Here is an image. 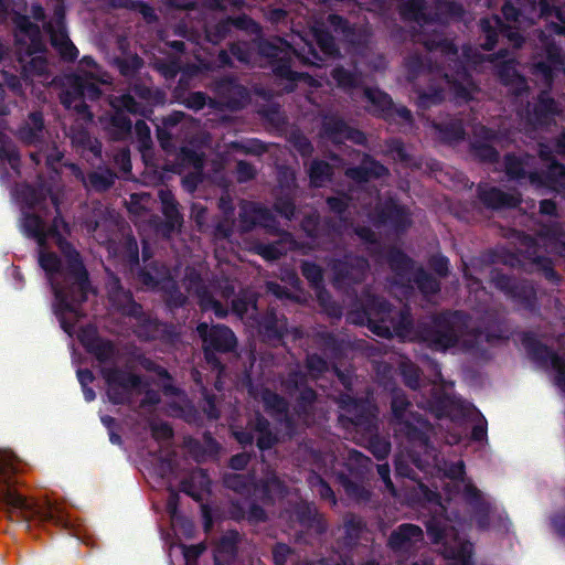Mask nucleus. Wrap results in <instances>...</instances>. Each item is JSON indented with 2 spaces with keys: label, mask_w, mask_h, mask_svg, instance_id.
<instances>
[{
  "label": "nucleus",
  "mask_w": 565,
  "mask_h": 565,
  "mask_svg": "<svg viewBox=\"0 0 565 565\" xmlns=\"http://www.w3.org/2000/svg\"><path fill=\"white\" fill-rule=\"evenodd\" d=\"M360 313L366 321L370 330L380 337L391 335V326L397 334L414 331V335L420 342L434 350L444 351L459 343V335L455 328L459 323V310L443 311L431 316L428 320H419L413 323L407 310L399 311L396 323L392 321V303L382 296L363 291L360 299Z\"/></svg>",
  "instance_id": "1"
},
{
  "label": "nucleus",
  "mask_w": 565,
  "mask_h": 565,
  "mask_svg": "<svg viewBox=\"0 0 565 565\" xmlns=\"http://www.w3.org/2000/svg\"><path fill=\"white\" fill-rule=\"evenodd\" d=\"M18 457L10 450H0V504L7 519L29 530L32 524H53L66 529L68 520L57 505L39 503L21 493Z\"/></svg>",
  "instance_id": "2"
},
{
  "label": "nucleus",
  "mask_w": 565,
  "mask_h": 565,
  "mask_svg": "<svg viewBox=\"0 0 565 565\" xmlns=\"http://www.w3.org/2000/svg\"><path fill=\"white\" fill-rule=\"evenodd\" d=\"M484 531L510 535L513 533V523L502 504L466 477L461 461V535L465 532Z\"/></svg>",
  "instance_id": "3"
},
{
  "label": "nucleus",
  "mask_w": 565,
  "mask_h": 565,
  "mask_svg": "<svg viewBox=\"0 0 565 565\" xmlns=\"http://www.w3.org/2000/svg\"><path fill=\"white\" fill-rule=\"evenodd\" d=\"M539 153L541 161L547 168L545 173H541L535 168L533 156L507 154L504 167L508 178L519 184L527 180L540 195L565 189V167L554 160L552 149L547 145L540 143Z\"/></svg>",
  "instance_id": "4"
},
{
  "label": "nucleus",
  "mask_w": 565,
  "mask_h": 565,
  "mask_svg": "<svg viewBox=\"0 0 565 565\" xmlns=\"http://www.w3.org/2000/svg\"><path fill=\"white\" fill-rule=\"evenodd\" d=\"M339 407L344 414L339 415V422L344 427L352 426L358 431L369 435L367 449L377 459L384 460L391 452V443L377 434L375 407L366 398H358L342 394Z\"/></svg>",
  "instance_id": "5"
},
{
  "label": "nucleus",
  "mask_w": 565,
  "mask_h": 565,
  "mask_svg": "<svg viewBox=\"0 0 565 565\" xmlns=\"http://www.w3.org/2000/svg\"><path fill=\"white\" fill-rule=\"evenodd\" d=\"M70 234L71 225L64 220L56 206V215L49 226V235H51L50 238L54 239L57 248L66 260L63 287L72 288L75 297L79 300H87L88 294L92 291L89 274L79 253L74 245L66 239L65 235Z\"/></svg>",
  "instance_id": "6"
},
{
  "label": "nucleus",
  "mask_w": 565,
  "mask_h": 565,
  "mask_svg": "<svg viewBox=\"0 0 565 565\" xmlns=\"http://www.w3.org/2000/svg\"><path fill=\"white\" fill-rule=\"evenodd\" d=\"M434 428L430 422L423 415L411 413L406 420L401 422L398 431L405 437L407 459L419 471L428 473L434 467L436 448L430 440Z\"/></svg>",
  "instance_id": "7"
},
{
  "label": "nucleus",
  "mask_w": 565,
  "mask_h": 565,
  "mask_svg": "<svg viewBox=\"0 0 565 565\" xmlns=\"http://www.w3.org/2000/svg\"><path fill=\"white\" fill-rule=\"evenodd\" d=\"M507 338L508 330L501 322L487 319L481 326L470 328L461 315V356L484 362L490 359L488 349Z\"/></svg>",
  "instance_id": "8"
},
{
  "label": "nucleus",
  "mask_w": 565,
  "mask_h": 565,
  "mask_svg": "<svg viewBox=\"0 0 565 565\" xmlns=\"http://www.w3.org/2000/svg\"><path fill=\"white\" fill-rule=\"evenodd\" d=\"M196 332L202 340L203 356L212 371L222 374L225 371V364L220 355L236 351L238 345L237 337L234 331L222 323L209 324L200 322L196 326Z\"/></svg>",
  "instance_id": "9"
},
{
  "label": "nucleus",
  "mask_w": 565,
  "mask_h": 565,
  "mask_svg": "<svg viewBox=\"0 0 565 565\" xmlns=\"http://www.w3.org/2000/svg\"><path fill=\"white\" fill-rule=\"evenodd\" d=\"M539 245H543L544 250L548 254H557L565 257V234L562 226L557 222L543 226L536 239H529L524 250L526 258L543 273L545 278L556 284L559 277L553 269L551 259L539 254Z\"/></svg>",
  "instance_id": "10"
},
{
  "label": "nucleus",
  "mask_w": 565,
  "mask_h": 565,
  "mask_svg": "<svg viewBox=\"0 0 565 565\" xmlns=\"http://www.w3.org/2000/svg\"><path fill=\"white\" fill-rule=\"evenodd\" d=\"M300 228L310 239L311 247L323 252H335L342 248L344 225L331 216H321L318 211L303 215Z\"/></svg>",
  "instance_id": "11"
},
{
  "label": "nucleus",
  "mask_w": 565,
  "mask_h": 565,
  "mask_svg": "<svg viewBox=\"0 0 565 565\" xmlns=\"http://www.w3.org/2000/svg\"><path fill=\"white\" fill-rule=\"evenodd\" d=\"M312 40L301 38L294 47V54L306 66L322 67L328 58L341 55L335 38L324 24L311 28Z\"/></svg>",
  "instance_id": "12"
},
{
  "label": "nucleus",
  "mask_w": 565,
  "mask_h": 565,
  "mask_svg": "<svg viewBox=\"0 0 565 565\" xmlns=\"http://www.w3.org/2000/svg\"><path fill=\"white\" fill-rule=\"evenodd\" d=\"M372 460L363 452L351 449L343 463L345 471H338L335 477L338 483L343 488L348 497L356 500H366L369 491L362 484L370 472Z\"/></svg>",
  "instance_id": "13"
},
{
  "label": "nucleus",
  "mask_w": 565,
  "mask_h": 565,
  "mask_svg": "<svg viewBox=\"0 0 565 565\" xmlns=\"http://www.w3.org/2000/svg\"><path fill=\"white\" fill-rule=\"evenodd\" d=\"M521 341L530 359L539 367L550 372L554 385L565 395V361L546 345L542 344L532 332L523 333Z\"/></svg>",
  "instance_id": "14"
},
{
  "label": "nucleus",
  "mask_w": 565,
  "mask_h": 565,
  "mask_svg": "<svg viewBox=\"0 0 565 565\" xmlns=\"http://www.w3.org/2000/svg\"><path fill=\"white\" fill-rule=\"evenodd\" d=\"M102 376L107 385V397L113 405H129L132 393L142 385L140 375L118 366L104 367Z\"/></svg>",
  "instance_id": "15"
},
{
  "label": "nucleus",
  "mask_w": 565,
  "mask_h": 565,
  "mask_svg": "<svg viewBox=\"0 0 565 565\" xmlns=\"http://www.w3.org/2000/svg\"><path fill=\"white\" fill-rule=\"evenodd\" d=\"M335 287H351L361 284L370 269L366 257L345 253L341 258H333L330 264Z\"/></svg>",
  "instance_id": "16"
},
{
  "label": "nucleus",
  "mask_w": 565,
  "mask_h": 565,
  "mask_svg": "<svg viewBox=\"0 0 565 565\" xmlns=\"http://www.w3.org/2000/svg\"><path fill=\"white\" fill-rule=\"evenodd\" d=\"M539 39L541 49L545 53V60L533 62L532 73L535 76H541L543 83L550 87L554 73L565 71V54L562 47L545 31L540 32Z\"/></svg>",
  "instance_id": "17"
},
{
  "label": "nucleus",
  "mask_w": 565,
  "mask_h": 565,
  "mask_svg": "<svg viewBox=\"0 0 565 565\" xmlns=\"http://www.w3.org/2000/svg\"><path fill=\"white\" fill-rule=\"evenodd\" d=\"M491 281L497 289L502 291L507 298L516 305L533 310L535 308L536 291L532 284L527 281H516L511 277L494 271Z\"/></svg>",
  "instance_id": "18"
},
{
  "label": "nucleus",
  "mask_w": 565,
  "mask_h": 565,
  "mask_svg": "<svg viewBox=\"0 0 565 565\" xmlns=\"http://www.w3.org/2000/svg\"><path fill=\"white\" fill-rule=\"evenodd\" d=\"M322 136L334 146L351 141L358 146H365L367 138L364 131L351 127L343 118L337 115L326 116L321 125Z\"/></svg>",
  "instance_id": "19"
},
{
  "label": "nucleus",
  "mask_w": 565,
  "mask_h": 565,
  "mask_svg": "<svg viewBox=\"0 0 565 565\" xmlns=\"http://www.w3.org/2000/svg\"><path fill=\"white\" fill-rule=\"evenodd\" d=\"M469 437L478 449L488 445V423L481 412L471 403L461 399V436Z\"/></svg>",
  "instance_id": "20"
},
{
  "label": "nucleus",
  "mask_w": 565,
  "mask_h": 565,
  "mask_svg": "<svg viewBox=\"0 0 565 565\" xmlns=\"http://www.w3.org/2000/svg\"><path fill=\"white\" fill-rule=\"evenodd\" d=\"M257 331L263 342L279 344L288 334V320L284 313H278L270 307L257 319Z\"/></svg>",
  "instance_id": "21"
},
{
  "label": "nucleus",
  "mask_w": 565,
  "mask_h": 565,
  "mask_svg": "<svg viewBox=\"0 0 565 565\" xmlns=\"http://www.w3.org/2000/svg\"><path fill=\"white\" fill-rule=\"evenodd\" d=\"M53 294L55 297L54 313L65 333L72 335L75 328V321L66 318L65 313H78L77 308L86 300H79L75 297L72 288L53 284Z\"/></svg>",
  "instance_id": "22"
},
{
  "label": "nucleus",
  "mask_w": 565,
  "mask_h": 565,
  "mask_svg": "<svg viewBox=\"0 0 565 565\" xmlns=\"http://www.w3.org/2000/svg\"><path fill=\"white\" fill-rule=\"evenodd\" d=\"M262 402L265 412L292 435L296 430V420L289 412L288 401L275 391L264 388L262 392Z\"/></svg>",
  "instance_id": "23"
},
{
  "label": "nucleus",
  "mask_w": 565,
  "mask_h": 565,
  "mask_svg": "<svg viewBox=\"0 0 565 565\" xmlns=\"http://www.w3.org/2000/svg\"><path fill=\"white\" fill-rule=\"evenodd\" d=\"M158 198L161 203V212L164 216L159 230L164 237H170L173 233L181 231L183 215L180 212L179 202L175 200L171 190H159Z\"/></svg>",
  "instance_id": "24"
},
{
  "label": "nucleus",
  "mask_w": 565,
  "mask_h": 565,
  "mask_svg": "<svg viewBox=\"0 0 565 565\" xmlns=\"http://www.w3.org/2000/svg\"><path fill=\"white\" fill-rule=\"evenodd\" d=\"M374 215L375 224L388 225L398 232H404L411 226L407 211L393 199L379 204L374 210Z\"/></svg>",
  "instance_id": "25"
},
{
  "label": "nucleus",
  "mask_w": 565,
  "mask_h": 565,
  "mask_svg": "<svg viewBox=\"0 0 565 565\" xmlns=\"http://www.w3.org/2000/svg\"><path fill=\"white\" fill-rule=\"evenodd\" d=\"M344 174L355 183H365L388 177L390 169L370 153H363L360 164L347 168Z\"/></svg>",
  "instance_id": "26"
},
{
  "label": "nucleus",
  "mask_w": 565,
  "mask_h": 565,
  "mask_svg": "<svg viewBox=\"0 0 565 565\" xmlns=\"http://www.w3.org/2000/svg\"><path fill=\"white\" fill-rule=\"evenodd\" d=\"M145 265L137 273L138 281L148 289H156L171 278L169 268L154 259L146 248L142 250Z\"/></svg>",
  "instance_id": "27"
},
{
  "label": "nucleus",
  "mask_w": 565,
  "mask_h": 565,
  "mask_svg": "<svg viewBox=\"0 0 565 565\" xmlns=\"http://www.w3.org/2000/svg\"><path fill=\"white\" fill-rule=\"evenodd\" d=\"M424 532L420 526L413 523H403L392 531L387 539V546L393 552L407 551L413 544L423 541Z\"/></svg>",
  "instance_id": "28"
},
{
  "label": "nucleus",
  "mask_w": 565,
  "mask_h": 565,
  "mask_svg": "<svg viewBox=\"0 0 565 565\" xmlns=\"http://www.w3.org/2000/svg\"><path fill=\"white\" fill-rule=\"evenodd\" d=\"M287 492L285 482L277 476L254 481L253 484V495L265 505H273L277 499L284 498Z\"/></svg>",
  "instance_id": "29"
},
{
  "label": "nucleus",
  "mask_w": 565,
  "mask_h": 565,
  "mask_svg": "<svg viewBox=\"0 0 565 565\" xmlns=\"http://www.w3.org/2000/svg\"><path fill=\"white\" fill-rule=\"evenodd\" d=\"M363 94L370 104L367 107L370 114L383 119L394 116V103L387 93L377 87H365Z\"/></svg>",
  "instance_id": "30"
},
{
  "label": "nucleus",
  "mask_w": 565,
  "mask_h": 565,
  "mask_svg": "<svg viewBox=\"0 0 565 565\" xmlns=\"http://www.w3.org/2000/svg\"><path fill=\"white\" fill-rule=\"evenodd\" d=\"M46 33L50 35L52 47L64 62H75L78 57V50L68 36L67 30H53L52 23L44 25Z\"/></svg>",
  "instance_id": "31"
},
{
  "label": "nucleus",
  "mask_w": 565,
  "mask_h": 565,
  "mask_svg": "<svg viewBox=\"0 0 565 565\" xmlns=\"http://www.w3.org/2000/svg\"><path fill=\"white\" fill-rule=\"evenodd\" d=\"M104 130L110 141H127L132 135V121L121 109H116L107 119Z\"/></svg>",
  "instance_id": "32"
},
{
  "label": "nucleus",
  "mask_w": 565,
  "mask_h": 565,
  "mask_svg": "<svg viewBox=\"0 0 565 565\" xmlns=\"http://www.w3.org/2000/svg\"><path fill=\"white\" fill-rule=\"evenodd\" d=\"M21 230L26 237L34 239L41 248L46 246L51 236L44 220L40 215L24 209L22 210Z\"/></svg>",
  "instance_id": "33"
},
{
  "label": "nucleus",
  "mask_w": 565,
  "mask_h": 565,
  "mask_svg": "<svg viewBox=\"0 0 565 565\" xmlns=\"http://www.w3.org/2000/svg\"><path fill=\"white\" fill-rule=\"evenodd\" d=\"M561 111L557 103L551 98L548 92L543 90L539 95L536 105L534 106L533 113L529 116V121L534 127H543L548 125L556 115Z\"/></svg>",
  "instance_id": "34"
},
{
  "label": "nucleus",
  "mask_w": 565,
  "mask_h": 565,
  "mask_svg": "<svg viewBox=\"0 0 565 565\" xmlns=\"http://www.w3.org/2000/svg\"><path fill=\"white\" fill-rule=\"evenodd\" d=\"M210 486L211 480L207 472L203 469H196L180 481L179 489L195 502H202L204 492L210 491Z\"/></svg>",
  "instance_id": "35"
},
{
  "label": "nucleus",
  "mask_w": 565,
  "mask_h": 565,
  "mask_svg": "<svg viewBox=\"0 0 565 565\" xmlns=\"http://www.w3.org/2000/svg\"><path fill=\"white\" fill-rule=\"evenodd\" d=\"M479 196L491 209L515 207L521 202L519 194L507 193L494 186L480 188Z\"/></svg>",
  "instance_id": "36"
},
{
  "label": "nucleus",
  "mask_w": 565,
  "mask_h": 565,
  "mask_svg": "<svg viewBox=\"0 0 565 565\" xmlns=\"http://www.w3.org/2000/svg\"><path fill=\"white\" fill-rule=\"evenodd\" d=\"M253 430L258 434L256 447L260 451L270 450L279 443L278 435L271 429L270 422L259 412L255 414Z\"/></svg>",
  "instance_id": "37"
},
{
  "label": "nucleus",
  "mask_w": 565,
  "mask_h": 565,
  "mask_svg": "<svg viewBox=\"0 0 565 565\" xmlns=\"http://www.w3.org/2000/svg\"><path fill=\"white\" fill-rule=\"evenodd\" d=\"M428 408L437 418L450 416L455 407V398L441 386H433L427 398Z\"/></svg>",
  "instance_id": "38"
},
{
  "label": "nucleus",
  "mask_w": 565,
  "mask_h": 565,
  "mask_svg": "<svg viewBox=\"0 0 565 565\" xmlns=\"http://www.w3.org/2000/svg\"><path fill=\"white\" fill-rule=\"evenodd\" d=\"M39 264L45 271L52 289L53 284H58L60 286L64 285L65 267H63L62 260L56 253L41 250L39 255Z\"/></svg>",
  "instance_id": "39"
},
{
  "label": "nucleus",
  "mask_w": 565,
  "mask_h": 565,
  "mask_svg": "<svg viewBox=\"0 0 565 565\" xmlns=\"http://www.w3.org/2000/svg\"><path fill=\"white\" fill-rule=\"evenodd\" d=\"M295 516L297 522L317 534H323L327 531V523L317 510L308 503L296 507Z\"/></svg>",
  "instance_id": "40"
},
{
  "label": "nucleus",
  "mask_w": 565,
  "mask_h": 565,
  "mask_svg": "<svg viewBox=\"0 0 565 565\" xmlns=\"http://www.w3.org/2000/svg\"><path fill=\"white\" fill-rule=\"evenodd\" d=\"M111 301L122 316L132 318L136 321L146 313L142 306L135 300L130 290L120 288V291L111 296Z\"/></svg>",
  "instance_id": "41"
},
{
  "label": "nucleus",
  "mask_w": 565,
  "mask_h": 565,
  "mask_svg": "<svg viewBox=\"0 0 565 565\" xmlns=\"http://www.w3.org/2000/svg\"><path fill=\"white\" fill-rule=\"evenodd\" d=\"M222 86L225 87L227 93L226 105L230 109L239 110L250 100L248 88L239 84L235 78H226Z\"/></svg>",
  "instance_id": "42"
},
{
  "label": "nucleus",
  "mask_w": 565,
  "mask_h": 565,
  "mask_svg": "<svg viewBox=\"0 0 565 565\" xmlns=\"http://www.w3.org/2000/svg\"><path fill=\"white\" fill-rule=\"evenodd\" d=\"M327 23L335 34L341 36L343 42L352 45L358 43L359 34L356 25L351 23L343 15L330 13L327 17Z\"/></svg>",
  "instance_id": "43"
},
{
  "label": "nucleus",
  "mask_w": 565,
  "mask_h": 565,
  "mask_svg": "<svg viewBox=\"0 0 565 565\" xmlns=\"http://www.w3.org/2000/svg\"><path fill=\"white\" fill-rule=\"evenodd\" d=\"M386 262L395 276L404 279L411 273L414 260L401 248L391 246L386 252Z\"/></svg>",
  "instance_id": "44"
},
{
  "label": "nucleus",
  "mask_w": 565,
  "mask_h": 565,
  "mask_svg": "<svg viewBox=\"0 0 565 565\" xmlns=\"http://www.w3.org/2000/svg\"><path fill=\"white\" fill-rule=\"evenodd\" d=\"M162 324L157 318L145 313L136 321L134 333L141 341H154L161 338Z\"/></svg>",
  "instance_id": "45"
},
{
  "label": "nucleus",
  "mask_w": 565,
  "mask_h": 565,
  "mask_svg": "<svg viewBox=\"0 0 565 565\" xmlns=\"http://www.w3.org/2000/svg\"><path fill=\"white\" fill-rule=\"evenodd\" d=\"M282 238L274 243L258 244L255 247L256 254L267 262H275L285 256L288 252L285 243H292V235L287 231H282Z\"/></svg>",
  "instance_id": "46"
},
{
  "label": "nucleus",
  "mask_w": 565,
  "mask_h": 565,
  "mask_svg": "<svg viewBox=\"0 0 565 565\" xmlns=\"http://www.w3.org/2000/svg\"><path fill=\"white\" fill-rule=\"evenodd\" d=\"M398 12L404 21L417 23H428L431 21L430 17L426 13L425 0H405L401 2Z\"/></svg>",
  "instance_id": "47"
},
{
  "label": "nucleus",
  "mask_w": 565,
  "mask_h": 565,
  "mask_svg": "<svg viewBox=\"0 0 565 565\" xmlns=\"http://www.w3.org/2000/svg\"><path fill=\"white\" fill-rule=\"evenodd\" d=\"M498 75L505 85L515 87L516 95H521L527 88L526 81L515 70L513 58H508L498 67Z\"/></svg>",
  "instance_id": "48"
},
{
  "label": "nucleus",
  "mask_w": 565,
  "mask_h": 565,
  "mask_svg": "<svg viewBox=\"0 0 565 565\" xmlns=\"http://www.w3.org/2000/svg\"><path fill=\"white\" fill-rule=\"evenodd\" d=\"M333 175L332 166L322 159H313L308 169V177L310 184L313 188H321L327 182L331 181Z\"/></svg>",
  "instance_id": "49"
},
{
  "label": "nucleus",
  "mask_w": 565,
  "mask_h": 565,
  "mask_svg": "<svg viewBox=\"0 0 565 565\" xmlns=\"http://www.w3.org/2000/svg\"><path fill=\"white\" fill-rule=\"evenodd\" d=\"M411 280L425 297L435 296L440 291V281L423 267L414 271Z\"/></svg>",
  "instance_id": "50"
},
{
  "label": "nucleus",
  "mask_w": 565,
  "mask_h": 565,
  "mask_svg": "<svg viewBox=\"0 0 565 565\" xmlns=\"http://www.w3.org/2000/svg\"><path fill=\"white\" fill-rule=\"evenodd\" d=\"M319 348L333 359H339L344 353V341L331 331H322L317 334Z\"/></svg>",
  "instance_id": "51"
},
{
  "label": "nucleus",
  "mask_w": 565,
  "mask_h": 565,
  "mask_svg": "<svg viewBox=\"0 0 565 565\" xmlns=\"http://www.w3.org/2000/svg\"><path fill=\"white\" fill-rule=\"evenodd\" d=\"M350 203L351 198L347 193L327 196L326 199V204L329 211L338 216L335 221H339L344 225V231L347 230L348 225H352V222H350L347 215Z\"/></svg>",
  "instance_id": "52"
},
{
  "label": "nucleus",
  "mask_w": 565,
  "mask_h": 565,
  "mask_svg": "<svg viewBox=\"0 0 565 565\" xmlns=\"http://www.w3.org/2000/svg\"><path fill=\"white\" fill-rule=\"evenodd\" d=\"M111 106L114 110L121 109V111L124 113H129L131 115H140L142 117H147L148 114L152 113V110L149 107H147L142 103L137 102L135 99V96L130 93H125L116 97L115 100L111 103Z\"/></svg>",
  "instance_id": "53"
},
{
  "label": "nucleus",
  "mask_w": 565,
  "mask_h": 565,
  "mask_svg": "<svg viewBox=\"0 0 565 565\" xmlns=\"http://www.w3.org/2000/svg\"><path fill=\"white\" fill-rule=\"evenodd\" d=\"M253 44L255 45L258 55L262 57H266L271 61L282 60L281 54L285 53L282 44H286V42L281 39H278V42H275L264 39L260 35L253 40Z\"/></svg>",
  "instance_id": "54"
},
{
  "label": "nucleus",
  "mask_w": 565,
  "mask_h": 565,
  "mask_svg": "<svg viewBox=\"0 0 565 565\" xmlns=\"http://www.w3.org/2000/svg\"><path fill=\"white\" fill-rule=\"evenodd\" d=\"M365 529L366 523L361 516L355 514L348 515L344 520V544L355 546Z\"/></svg>",
  "instance_id": "55"
},
{
  "label": "nucleus",
  "mask_w": 565,
  "mask_h": 565,
  "mask_svg": "<svg viewBox=\"0 0 565 565\" xmlns=\"http://www.w3.org/2000/svg\"><path fill=\"white\" fill-rule=\"evenodd\" d=\"M223 484L241 495L253 493V477L241 473H225L223 477Z\"/></svg>",
  "instance_id": "56"
},
{
  "label": "nucleus",
  "mask_w": 565,
  "mask_h": 565,
  "mask_svg": "<svg viewBox=\"0 0 565 565\" xmlns=\"http://www.w3.org/2000/svg\"><path fill=\"white\" fill-rule=\"evenodd\" d=\"M184 281L186 289L196 296L198 302L211 294L201 273L194 268H188L185 270Z\"/></svg>",
  "instance_id": "57"
},
{
  "label": "nucleus",
  "mask_w": 565,
  "mask_h": 565,
  "mask_svg": "<svg viewBox=\"0 0 565 565\" xmlns=\"http://www.w3.org/2000/svg\"><path fill=\"white\" fill-rule=\"evenodd\" d=\"M115 64L120 73L126 78H135L139 71L143 67V60L138 54H132L126 57H117Z\"/></svg>",
  "instance_id": "58"
},
{
  "label": "nucleus",
  "mask_w": 565,
  "mask_h": 565,
  "mask_svg": "<svg viewBox=\"0 0 565 565\" xmlns=\"http://www.w3.org/2000/svg\"><path fill=\"white\" fill-rule=\"evenodd\" d=\"M331 76L337 83L338 87L343 90H351L360 85V77L356 72L350 71L344 66H335L331 71Z\"/></svg>",
  "instance_id": "59"
},
{
  "label": "nucleus",
  "mask_w": 565,
  "mask_h": 565,
  "mask_svg": "<svg viewBox=\"0 0 565 565\" xmlns=\"http://www.w3.org/2000/svg\"><path fill=\"white\" fill-rule=\"evenodd\" d=\"M18 198L26 207L25 211H31L38 206H41L42 202L45 201L43 192L35 186L24 183L18 190Z\"/></svg>",
  "instance_id": "60"
},
{
  "label": "nucleus",
  "mask_w": 565,
  "mask_h": 565,
  "mask_svg": "<svg viewBox=\"0 0 565 565\" xmlns=\"http://www.w3.org/2000/svg\"><path fill=\"white\" fill-rule=\"evenodd\" d=\"M412 406L406 394L402 391H395L392 395L391 401V409L393 417L396 420V424L399 425L401 422L406 420L409 417L412 412H408V408Z\"/></svg>",
  "instance_id": "61"
},
{
  "label": "nucleus",
  "mask_w": 565,
  "mask_h": 565,
  "mask_svg": "<svg viewBox=\"0 0 565 565\" xmlns=\"http://www.w3.org/2000/svg\"><path fill=\"white\" fill-rule=\"evenodd\" d=\"M300 271L310 287L318 289L323 286V269L312 260H301Z\"/></svg>",
  "instance_id": "62"
},
{
  "label": "nucleus",
  "mask_w": 565,
  "mask_h": 565,
  "mask_svg": "<svg viewBox=\"0 0 565 565\" xmlns=\"http://www.w3.org/2000/svg\"><path fill=\"white\" fill-rule=\"evenodd\" d=\"M166 284L167 286L162 288L166 294L164 301L167 307L171 310L184 307L188 303V297L180 290L178 284L172 277Z\"/></svg>",
  "instance_id": "63"
},
{
  "label": "nucleus",
  "mask_w": 565,
  "mask_h": 565,
  "mask_svg": "<svg viewBox=\"0 0 565 565\" xmlns=\"http://www.w3.org/2000/svg\"><path fill=\"white\" fill-rule=\"evenodd\" d=\"M115 178L116 174L109 169L105 171H92L87 174V182L93 190L104 192L114 185Z\"/></svg>",
  "instance_id": "64"
}]
</instances>
